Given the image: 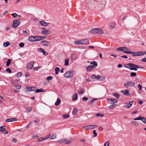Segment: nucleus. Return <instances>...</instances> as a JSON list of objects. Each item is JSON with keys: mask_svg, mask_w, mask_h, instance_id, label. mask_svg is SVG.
I'll return each instance as SVG.
<instances>
[{"mask_svg": "<svg viewBox=\"0 0 146 146\" xmlns=\"http://www.w3.org/2000/svg\"><path fill=\"white\" fill-rule=\"evenodd\" d=\"M128 50V49L124 47H120L117 48V50L123 51L125 53L132 54L133 56H139L138 52H133L132 51H127Z\"/></svg>", "mask_w": 146, "mask_h": 146, "instance_id": "f257e3e1", "label": "nucleus"}, {"mask_svg": "<svg viewBox=\"0 0 146 146\" xmlns=\"http://www.w3.org/2000/svg\"><path fill=\"white\" fill-rule=\"evenodd\" d=\"M124 67L126 68L130 69L131 70H137V69L143 68V67L139 65L134 64L131 63H129L128 64H126Z\"/></svg>", "mask_w": 146, "mask_h": 146, "instance_id": "f03ea898", "label": "nucleus"}, {"mask_svg": "<svg viewBox=\"0 0 146 146\" xmlns=\"http://www.w3.org/2000/svg\"><path fill=\"white\" fill-rule=\"evenodd\" d=\"M73 75V71L72 70H69L65 73L64 76L67 78H69L72 77Z\"/></svg>", "mask_w": 146, "mask_h": 146, "instance_id": "7ed1b4c3", "label": "nucleus"}, {"mask_svg": "<svg viewBox=\"0 0 146 146\" xmlns=\"http://www.w3.org/2000/svg\"><path fill=\"white\" fill-rule=\"evenodd\" d=\"M97 126L96 125H87L83 127V128L85 130H87L88 129H91L95 128L97 127Z\"/></svg>", "mask_w": 146, "mask_h": 146, "instance_id": "20e7f679", "label": "nucleus"}, {"mask_svg": "<svg viewBox=\"0 0 146 146\" xmlns=\"http://www.w3.org/2000/svg\"><path fill=\"white\" fill-rule=\"evenodd\" d=\"M134 83L132 81L128 82L124 84V86L126 88L132 87L134 86Z\"/></svg>", "mask_w": 146, "mask_h": 146, "instance_id": "39448f33", "label": "nucleus"}, {"mask_svg": "<svg viewBox=\"0 0 146 146\" xmlns=\"http://www.w3.org/2000/svg\"><path fill=\"white\" fill-rule=\"evenodd\" d=\"M12 27L13 28H17L19 25L20 21L19 20H14L13 22Z\"/></svg>", "mask_w": 146, "mask_h": 146, "instance_id": "423d86ee", "label": "nucleus"}, {"mask_svg": "<svg viewBox=\"0 0 146 146\" xmlns=\"http://www.w3.org/2000/svg\"><path fill=\"white\" fill-rule=\"evenodd\" d=\"M42 33L43 35H47L50 34L51 33L49 30H47L44 27H42Z\"/></svg>", "mask_w": 146, "mask_h": 146, "instance_id": "0eeeda50", "label": "nucleus"}, {"mask_svg": "<svg viewBox=\"0 0 146 146\" xmlns=\"http://www.w3.org/2000/svg\"><path fill=\"white\" fill-rule=\"evenodd\" d=\"M34 62L33 61H31L30 62L28 63L27 66V68L28 70H31L33 67Z\"/></svg>", "mask_w": 146, "mask_h": 146, "instance_id": "6e6552de", "label": "nucleus"}, {"mask_svg": "<svg viewBox=\"0 0 146 146\" xmlns=\"http://www.w3.org/2000/svg\"><path fill=\"white\" fill-rule=\"evenodd\" d=\"M134 120H141L143 123H146V118L144 117H142L141 116H139L137 118L134 119Z\"/></svg>", "mask_w": 146, "mask_h": 146, "instance_id": "1a4fd4ad", "label": "nucleus"}, {"mask_svg": "<svg viewBox=\"0 0 146 146\" xmlns=\"http://www.w3.org/2000/svg\"><path fill=\"white\" fill-rule=\"evenodd\" d=\"M41 44L43 45L48 46L50 45L51 42L46 40H43L41 42Z\"/></svg>", "mask_w": 146, "mask_h": 146, "instance_id": "9d476101", "label": "nucleus"}, {"mask_svg": "<svg viewBox=\"0 0 146 146\" xmlns=\"http://www.w3.org/2000/svg\"><path fill=\"white\" fill-rule=\"evenodd\" d=\"M82 44L87 45L90 44V41L88 39L86 38L84 39L81 40Z\"/></svg>", "mask_w": 146, "mask_h": 146, "instance_id": "9b49d317", "label": "nucleus"}, {"mask_svg": "<svg viewBox=\"0 0 146 146\" xmlns=\"http://www.w3.org/2000/svg\"><path fill=\"white\" fill-rule=\"evenodd\" d=\"M39 24L42 26H46L50 24L49 23H46L44 21H41L39 22Z\"/></svg>", "mask_w": 146, "mask_h": 146, "instance_id": "f8f14e48", "label": "nucleus"}, {"mask_svg": "<svg viewBox=\"0 0 146 146\" xmlns=\"http://www.w3.org/2000/svg\"><path fill=\"white\" fill-rule=\"evenodd\" d=\"M38 51L40 52H42L45 56H47L48 54L45 51L43 48H39Z\"/></svg>", "mask_w": 146, "mask_h": 146, "instance_id": "ddd939ff", "label": "nucleus"}, {"mask_svg": "<svg viewBox=\"0 0 146 146\" xmlns=\"http://www.w3.org/2000/svg\"><path fill=\"white\" fill-rule=\"evenodd\" d=\"M121 92H123V94L125 96H130L131 94L129 93V91L127 90H125L123 91H121Z\"/></svg>", "mask_w": 146, "mask_h": 146, "instance_id": "4468645a", "label": "nucleus"}, {"mask_svg": "<svg viewBox=\"0 0 146 146\" xmlns=\"http://www.w3.org/2000/svg\"><path fill=\"white\" fill-rule=\"evenodd\" d=\"M98 28H94L91 30L90 32L91 33L97 34L98 33Z\"/></svg>", "mask_w": 146, "mask_h": 146, "instance_id": "2eb2a0df", "label": "nucleus"}, {"mask_svg": "<svg viewBox=\"0 0 146 146\" xmlns=\"http://www.w3.org/2000/svg\"><path fill=\"white\" fill-rule=\"evenodd\" d=\"M78 94L76 93L73 95L72 96V100L73 101H75L78 99Z\"/></svg>", "mask_w": 146, "mask_h": 146, "instance_id": "dca6fc26", "label": "nucleus"}, {"mask_svg": "<svg viewBox=\"0 0 146 146\" xmlns=\"http://www.w3.org/2000/svg\"><path fill=\"white\" fill-rule=\"evenodd\" d=\"M133 103V101H131L129 103L126 104V105L124 106L127 108H130L132 105Z\"/></svg>", "mask_w": 146, "mask_h": 146, "instance_id": "f3484780", "label": "nucleus"}, {"mask_svg": "<svg viewBox=\"0 0 146 146\" xmlns=\"http://www.w3.org/2000/svg\"><path fill=\"white\" fill-rule=\"evenodd\" d=\"M94 68V66L93 65L89 66L86 67V69L88 71H90L92 70Z\"/></svg>", "mask_w": 146, "mask_h": 146, "instance_id": "a211bd4d", "label": "nucleus"}, {"mask_svg": "<svg viewBox=\"0 0 146 146\" xmlns=\"http://www.w3.org/2000/svg\"><path fill=\"white\" fill-rule=\"evenodd\" d=\"M16 121H17V119L15 118L8 119H6L5 120L7 122H11Z\"/></svg>", "mask_w": 146, "mask_h": 146, "instance_id": "6ab92c4d", "label": "nucleus"}, {"mask_svg": "<svg viewBox=\"0 0 146 146\" xmlns=\"http://www.w3.org/2000/svg\"><path fill=\"white\" fill-rule=\"evenodd\" d=\"M67 141L66 139H61L57 141V142L59 143H64Z\"/></svg>", "mask_w": 146, "mask_h": 146, "instance_id": "aec40b11", "label": "nucleus"}, {"mask_svg": "<svg viewBox=\"0 0 146 146\" xmlns=\"http://www.w3.org/2000/svg\"><path fill=\"white\" fill-rule=\"evenodd\" d=\"M35 41H39L41 40L42 39V38L41 36H35Z\"/></svg>", "mask_w": 146, "mask_h": 146, "instance_id": "412c9836", "label": "nucleus"}, {"mask_svg": "<svg viewBox=\"0 0 146 146\" xmlns=\"http://www.w3.org/2000/svg\"><path fill=\"white\" fill-rule=\"evenodd\" d=\"M28 40L30 42L35 41V36H31L29 37Z\"/></svg>", "mask_w": 146, "mask_h": 146, "instance_id": "4be33fe9", "label": "nucleus"}, {"mask_svg": "<svg viewBox=\"0 0 146 146\" xmlns=\"http://www.w3.org/2000/svg\"><path fill=\"white\" fill-rule=\"evenodd\" d=\"M104 33V31L102 29L98 28L97 34H102Z\"/></svg>", "mask_w": 146, "mask_h": 146, "instance_id": "5701e85b", "label": "nucleus"}, {"mask_svg": "<svg viewBox=\"0 0 146 146\" xmlns=\"http://www.w3.org/2000/svg\"><path fill=\"white\" fill-rule=\"evenodd\" d=\"M110 100L112 104H114L117 103V100L115 99L110 98L108 99Z\"/></svg>", "mask_w": 146, "mask_h": 146, "instance_id": "b1692460", "label": "nucleus"}, {"mask_svg": "<svg viewBox=\"0 0 146 146\" xmlns=\"http://www.w3.org/2000/svg\"><path fill=\"white\" fill-rule=\"evenodd\" d=\"M105 77H103L100 76V75H98L97 76V80L100 81H102L104 80Z\"/></svg>", "mask_w": 146, "mask_h": 146, "instance_id": "393cba45", "label": "nucleus"}, {"mask_svg": "<svg viewBox=\"0 0 146 146\" xmlns=\"http://www.w3.org/2000/svg\"><path fill=\"white\" fill-rule=\"evenodd\" d=\"M6 127L5 125L2 126L0 127V131L3 132L5 131Z\"/></svg>", "mask_w": 146, "mask_h": 146, "instance_id": "a878e982", "label": "nucleus"}, {"mask_svg": "<svg viewBox=\"0 0 146 146\" xmlns=\"http://www.w3.org/2000/svg\"><path fill=\"white\" fill-rule=\"evenodd\" d=\"M78 111V110L77 108H75L73 109L72 111V113L73 115L76 114Z\"/></svg>", "mask_w": 146, "mask_h": 146, "instance_id": "bb28decb", "label": "nucleus"}, {"mask_svg": "<svg viewBox=\"0 0 146 146\" xmlns=\"http://www.w3.org/2000/svg\"><path fill=\"white\" fill-rule=\"evenodd\" d=\"M61 102V100L59 98H58L56 101V102L55 105L56 106H58L60 104Z\"/></svg>", "mask_w": 146, "mask_h": 146, "instance_id": "cd10ccee", "label": "nucleus"}, {"mask_svg": "<svg viewBox=\"0 0 146 146\" xmlns=\"http://www.w3.org/2000/svg\"><path fill=\"white\" fill-rule=\"evenodd\" d=\"M138 54H139V56L143 55L146 54V52H145L143 51H139L138 52Z\"/></svg>", "mask_w": 146, "mask_h": 146, "instance_id": "c85d7f7f", "label": "nucleus"}, {"mask_svg": "<svg viewBox=\"0 0 146 146\" xmlns=\"http://www.w3.org/2000/svg\"><path fill=\"white\" fill-rule=\"evenodd\" d=\"M74 44H82V40H79V41H74Z\"/></svg>", "mask_w": 146, "mask_h": 146, "instance_id": "c756f323", "label": "nucleus"}, {"mask_svg": "<svg viewBox=\"0 0 146 146\" xmlns=\"http://www.w3.org/2000/svg\"><path fill=\"white\" fill-rule=\"evenodd\" d=\"M35 92L36 93L39 92H42L44 91V90L42 89H37L36 90H35Z\"/></svg>", "mask_w": 146, "mask_h": 146, "instance_id": "7c9ffc66", "label": "nucleus"}, {"mask_svg": "<svg viewBox=\"0 0 146 146\" xmlns=\"http://www.w3.org/2000/svg\"><path fill=\"white\" fill-rule=\"evenodd\" d=\"M55 74L56 75H57L58 74V73L60 72V69L58 67H56L55 68Z\"/></svg>", "mask_w": 146, "mask_h": 146, "instance_id": "2f4dec72", "label": "nucleus"}, {"mask_svg": "<svg viewBox=\"0 0 146 146\" xmlns=\"http://www.w3.org/2000/svg\"><path fill=\"white\" fill-rule=\"evenodd\" d=\"M69 62V60L67 58L65 60V62L64 65L66 66H67L68 65Z\"/></svg>", "mask_w": 146, "mask_h": 146, "instance_id": "473e14b6", "label": "nucleus"}, {"mask_svg": "<svg viewBox=\"0 0 146 146\" xmlns=\"http://www.w3.org/2000/svg\"><path fill=\"white\" fill-rule=\"evenodd\" d=\"M131 124L134 126H137L138 124L135 121H132L131 122Z\"/></svg>", "mask_w": 146, "mask_h": 146, "instance_id": "72a5a7b5", "label": "nucleus"}, {"mask_svg": "<svg viewBox=\"0 0 146 146\" xmlns=\"http://www.w3.org/2000/svg\"><path fill=\"white\" fill-rule=\"evenodd\" d=\"M10 44V43L9 42H7L4 43L3 44V46L4 47H6L9 46Z\"/></svg>", "mask_w": 146, "mask_h": 146, "instance_id": "f704fd0d", "label": "nucleus"}, {"mask_svg": "<svg viewBox=\"0 0 146 146\" xmlns=\"http://www.w3.org/2000/svg\"><path fill=\"white\" fill-rule=\"evenodd\" d=\"M56 134H53L50 137V139H56Z\"/></svg>", "mask_w": 146, "mask_h": 146, "instance_id": "c9c22d12", "label": "nucleus"}, {"mask_svg": "<svg viewBox=\"0 0 146 146\" xmlns=\"http://www.w3.org/2000/svg\"><path fill=\"white\" fill-rule=\"evenodd\" d=\"M11 60L10 59H9L6 62V65L8 66H9L11 64Z\"/></svg>", "mask_w": 146, "mask_h": 146, "instance_id": "e433bc0d", "label": "nucleus"}, {"mask_svg": "<svg viewBox=\"0 0 146 146\" xmlns=\"http://www.w3.org/2000/svg\"><path fill=\"white\" fill-rule=\"evenodd\" d=\"M35 88L34 87H29L27 89L30 91H33L35 90Z\"/></svg>", "mask_w": 146, "mask_h": 146, "instance_id": "4c0bfd02", "label": "nucleus"}, {"mask_svg": "<svg viewBox=\"0 0 146 146\" xmlns=\"http://www.w3.org/2000/svg\"><path fill=\"white\" fill-rule=\"evenodd\" d=\"M113 95L115 96L117 99L119 98L120 95L118 94L114 93L113 94Z\"/></svg>", "mask_w": 146, "mask_h": 146, "instance_id": "58836bf2", "label": "nucleus"}, {"mask_svg": "<svg viewBox=\"0 0 146 146\" xmlns=\"http://www.w3.org/2000/svg\"><path fill=\"white\" fill-rule=\"evenodd\" d=\"M102 5L104 4L105 3L106 0H98Z\"/></svg>", "mask_w": 146, "mask_h": 146, "instance_id": "ea45409f", "label": "nucleus"}, {"mask_svg": "<svg viewBox=\"0 0 146 146\" xmlns=\"http://www.w3.org/2000/svg\"><path fill=\"white\" fill-rule=\"evenodd\" d=\"M40 119L38 118H37L36 119L34 120V122L35 123H39L40 122Z\"/></svg>", "mask_w": 146, "mask_h": 146, "instance_id": "a19ab883", "label": "nucleus"}, {"mask_svg": "<svg viewBox=\"0 0 146 146\" xmlns=\"http://www.w3.org/2000/svg\"><path fill=\"white\" fill-rule=\"evenodd\" d=\"M97 100V98H93L92 100L89 101V103H93V102H94L95 101Z\"/></svg>", "mask_w": 146, "mask_h": 146, "instance_id": "79ce46f5", "label": "nucleus"}, {"mask_svg": "<svg viewBox=\"0 0 146 146\" xmlns=\"http://www.w3.org/2000/svg\"><path fill=\"white\" fill-rule=\"evenodd\" d=\"M32 108L31 107H29L27 108L26 110L28 112H31V111Z\"/></svg>", "mask_w": 146, "mask_h": 146, "instance_id": "37998d69", "label": "nucleus"}, {"mask_svg": "<svg viewBox=\"0 0 146 146\" xmlns=\"http://www.w3.org/2000/svg\"><path fill=\"white\" fill-rule=\"evenodd\" d=\"M91 64L94 65L95 66H98L97 62L96 61H93L91 63Z\"/></svg>", "mask_w": 146, "mask_h": 146, "instance_id": "c03bdc74", "label": "nucleus"}, {"mask_svg": "<svg viewBox=\"0 0 146 146\" xmlns=\"http://www.w3.org/2000/svg\"><path fill=\"white\" fill-rule=\"evenodd\" d=\"M84 92L82 89H80L79 91V94H82L84 93Z\"/></svg>", "mask_w": 146, "mask_h": 146, "instance_id": "a18cd8bd", "label": "nucleus"}, {"mask_svg": "<svg viewBox=\"0 0 146 146\" xmlns=\"http://www.w3.org/2000/svg\"><path fill=\"white\" fill-rule=\"evenodd\" d=\"M63 117L64 118H67L69 117V116L68 114H66L63 115Z\"/></svg>", "mask_w": 146, "mask_h": 146, "instance_id": "49530a36", "label": "nucleus"}, {"mask_svg": "<svg viewBox=\"0 0 146 146\" xmlns=\"http://www.w3.org/2000/svg\"><path fill=\"white\" fill-rule=\"evenodd\" d=\"M136 74L135 72H131L130 74V76L131 77H133L136 76Z\"/></svg>", "mask_w": 146, "mask_h": 146, "instance_id": "de8ad7c7", "label": "nucleus"}, {"mask_svg": "<svg viewBox=\"0 0 146 146\" xmlns=\"http://www.w3.org/2000/svg\"><path fill=\"white\" fill-rule=\"evenodd\" d=\"M91 78L92 79H96L97 76L94 74H92L91 76Z\"/></svg>", "mask_w": 146, "mask_h": 146, "instance_id": "09e8293b", "label": "nucleus"}, {"mask_svg": "<svg viewBox=\"0 0 146 146\" xmlns=\"http://www.w3.org/2000/svg\"><path fill=\"white\" fill-rule=\"evenodd\" d=\"M22 73L21 72H19L17 74V77H19L22 76Z\"/></svg>", "mask_w": 146, "mask_h": 146, "instance_id": "8fccbe9b", "label": "nucleus"}, {"mask_svg": "<svg viewBox=\"0 0 146 146\" xmlns=\"http://www.w3.org/2000/svg\"><path fill=\"white\" fill-rule=\"evenodd\" d=\"M109 142L108 141H106L104 144V146H109Z\"/></svg>", "mask_w": 146, "mask_h": 146, "instance_id": "3c124183", "label": "nucleus"}, {"mask_svg": "<svg viewBox=\"0 0 146 146\" xmlns=\"http://www.w3.org/2000/svg\"><path fill=\"white\" fill-rule=\"evenodd\" d=\"M93 133L94 134V137H95L97 136V133L96 132V131L95 130H94L93 131Z\"/></svg>", "mask_w": 146, "mask_h": 146, "instance_id": "603ef678", "label": "nucleus"}, {"mask_svg": "<svg viewBox=\"0 0 146 146\" xmlns=\"http://www.w3.org/2000/svg\"><path fill=\"white\" fill-rule=\"evenodd\" d=\"M52 77L51 76H49L47 78V80L48 81H50L52 80Z\"/></svg>", "mask_w": 146, "mask_h": 146, "instance_id": "864d4df0", "label": "nucleus"}, {"mask_svg": "<svg viewBox=\"0 0 146 146\" xmlns=\"http://www.w3.org/2000/svg\"><path fill=\"white\" fill-rule=\"evenodd\" d=\"M6 70L7 72H8L9 73H11V70H10L9 68H7Z\"/></svg>", "mask_w": 146, "mask_h": 146, "instance_id": "5fc2aeb1", "label": "nucleus"}, {"mask_svg": "<svg viewBox=\"0 0 146 146\" xmlns=\"http://www.w3.org/2000/svg\"><path fill=\"white\" fill-rule=\"evenodd\" d=\"M14 86L16 87V88L18 89H20L21 88V86L20 85H15Z\"/></svg>", "mask_w": 146, "mask_h": 146, "instance_id": "6e6d98bb", "label": "nucleus"}, {"mask_svg": "<svg viewBox=\"0 0 146 146\" xmlns=\"http://www.w3.org/2000/svg\"><path fill=\"white\" fill-rule=\"evenodd\" d=\"M88 99V98L86 97H84L82 98V100L84 101H86Z\"/></svg>", "mask_w": 146, "mask_h": 146, "instance_id": "4d7b16f0", "label": "nucleus"}, {"mask_svg": "<svg viewBox=\"0 0 146 146\" xmlns=\"http://www.w3.org/2000/svg\"><path fill=\"white\" fill-rule=\"evenodd\" d=\"M19 46L21 47H23L24 46V43L23 42H21L20 43V44H19Z\"/></svg>", "mask_w": 146, "mask_h": 146, "instance_id": "13d9d810", "label": "nucleus"}, {"mask_svg": "<svg viewBox=\"0 0 146 146\" xmlns=\"http://www.w3.org/2000/svg\"><path fill=\"white\" fill-rule=\"evenodd\" d=\"M138 88L139 89V90L140 91L141 90L142 86L140 84H139L138 85Z\"/></svg>", "mask_w": 146, "mask_h": 146, "instance_id": "bf43d9fd", "label": "nucleus"}, {"mask_svg": "<svg viewBox=\"0 0 146 146\" xmlns=\"http://www.w3.org/2000/svg\"><path fill=\"white\" fill-rule=\"evenodd\" d=\"M96 116H97V117H99V116H101L102 117L104 116V115L103 114H101L100 113H98L96 114Z\"/></svg>", "mask_w": 146, "mask_h": 146, "instance_id": "052dcab7", "label": "nucleus"}, {"mask_svg": "<svg viewBox=\"0 0 146 146\" xmlns=\"http://www.w3.org/2000/svg\"><path fill=\"white\" fill-rule=\"evenodd\" d=\"M11 15L14 18L16 17L17 16V14L15 13L12 14Z\"/></svg>", "mask_w": 146, "mask_h": 146, "instance_id": "680f3d73", "label": "nucleus"}, {"mask_svg": "<svg viewBox=\"0 0 146 146\" xmlns=\"http://www.w3.org/2000/svg\"><path fill=\"white\" fill-rule=\"evenodd\" d=\"M141 60L143 62H146V57L142 59Z\"/></svg>", "mask_w": 146, "mask_h": 146, "instance_id": "e2e57ef3", "label": "nucleus"}, {"mask_svg": "<svg viewBox=\"0 0 146 146\" xmlns=\"http://www.w3.org/2000/svg\"><path fill=\"white\" fill-rule=\"evenodd\" d=\"M72 141V140H69L67 142H66L65 143L66 144H70L71 141Z\"/></svg>", "mask_w": 146, "mask_h": 146, "instance_id": "0e129e2a", "label": "nucleus"}, {"mask_svg": "<svg viewBox=\"0 0 146 146\" xmlns=\"http://www.w3.org/2000/svg\"><path fill=\"white\" fill-rule=\"evenodd\" d=\"M115 23H113L111 25V27L112 28H113L115 26Z\"/></svg>", "mask_w": 146, "mask_h": 146, "instance_id": "69168bd1", "label": "nucleus"}, {"mask_svg": "<svg viewBox=\"0 0 146 146\" xmlns=\"http://www.w3.org/2000/svg\"><path fill=\"white\" fill-rule=\"evenodd\" d=\"M12 141L14 143H16L17 142V140L16 139L13 138L12 139Z\"/></svg>", "mask_w": 146, "mask_h": 146, "instance_id": "338daca9", "label": "nucleus"}, {"mask_svg": "<svg viewBox=\"0 0 146 146\" xmlns=\"http://www.w3.org/2000/svg\"><path fill=\"white\" fill-rule=\"evenodd\" d=\"M37 141L38 142H40V141H42V137H40L37 140Z\"/></svg>", "mask_w": 146, "mask_h": 146, "instance_id": "774afa93", "label": "nucleus"}]
</instances>
